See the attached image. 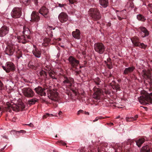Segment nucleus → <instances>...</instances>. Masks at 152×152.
Instances as JSON below:
<instances>
[{
	"label": "nucleus",
	"mask_w": 152,
	"mask_h": 152,
	"mask_svg": "<svg viewBox=\"0 0 152 152\" xmlns=\"http://www.w3.org/2000/svg\"><path fill=\"white\" fill-rule=\"evenodd\" d=\"M38 101V99L35 98H33L28 101V104L31 105L34 104L36 102Z\"/></svg>",
	"instance_id": "nucleus-28"
},
{
	"label": "nucleus",
	"mask_w": 152,
	"mask_h": 152,
	"mask_svg": "<svg viewBox=\"0 0 152 152\" xmlns=\"http://www.w3.org/2000/svg\"><path fill=\"white\" fill-rule=\"evenodd\" d=\"M105 7L109 6V3L108 0H105Z\"/></svg>",
	"instance_id": "nucleus-48"
},
{
	"label": "nucleus",
	"mask_w": 152,
	"mask_h": 152,
	"mask_svg": "<svg viewBox=\"0 0 152 152\" xmlns=\"http://www.w3.org/2000/svg\"><path fill=\"white\" fill-rule=\"evenodd\" d=\"M111 59L110 58H108L107 59V62L105 61V64L107 65L108 68L109 69H111L112 68V65L111 62Z\"/></svg>",
	"instance_id": "nucleus-29"
},
{
	"label": "nucleus",
	"mask_w": 152,
	"mask_h": 152,
	"mask_svg": "<svg viewBox=\"0 0 152 152\" xmlns=\"http://www.w3.org/2000/svg\"><path fill=\"white\" fill-rule=\"evenodd\" d=\"M151 144L142 147L141 149L140 152H150L151 150L150 146Z\"/></svg>",
	"instance_id": "nucleus-25"
},
{
	"label": "nucleus",
	"mask_w": 152,
	"mask_h": 152,
	"mask_svg": "<svg viewBox=\"0 0 152 152\" xmlns=\"http://www.w3.org/2000/svg\"><path fill=\"white\" fill-rule=\"evenodd\" d=\"M132 42L134 46H138L139 47L145 49L147 46L146 45H144L143 43H140L138 39H130Z\"/></svg>",
	"instance_id": "nucleus-14"
},
{
	"label": "nucleus",
	"mask_w": 152,
	"mask_h": 152,
	"mask_svg": "<svg viewBox=\"0 0 152 152\" xmlns=\"http://www.w3.org/2000/svg\"><path fill=\"white\" fill-rule=\"evenodd\" d=\"M126 6L128 7L132 8L133 7V3L132 1H129V2H128Z\"/></svg>",
	"instance_id": "nucleus-36"
},
{
	"label": "nucleus",
	"mask_w": 152,
	"mask_h": 152,
	"mask_svg": "<svg viewBox=\"0 0 152 152\" xmlns=\"http://www.w3.org/2000/svg\"><path fill=\"white\" fill-rule=\"evenodd\" d=\"M9 31V28L6 26L2 27L0 29V37H2L7 34Z\"/></svg>",
	"instance_id": "nucleus-17"
},
{
	"label": "nucleus",
	"mask_w": 152,
	"mask_h": 152,
	"mask_svg": "<svg viewBox=\"0 0 152 152\" xmlns=\"http://www.w3.org/2000/svg\"><path fill=\"white\" fill-rule=\"evenodd\" d=\"M2 67L7 73H9L11 71H14L15 69L14 64L11 62H7L5 66H2Z\"/></svg>",
	"instance_id": "nucleus-6"
},
{
	"label": "nucleus",
	"mask_w": 152,
	"mask_h": 152,
	"mask_svg": "<svg viewBox=\"0 0 152 152\" xmlns=\"http://www.w3.org/2000/svg\"><path fill=\"white\" fill-rule=\"evenodd\" d=\"M58 93L54 91L49 90L48 91V97L52 100L57 102L58 100Z\"/></svg>",
	"instance_id": "nucleus-8"
},
{
	"label": "nucleus",
	"mask_w": 152,
	"mask_h": 152,
	"mask_svg": "<svg viewBox=\"0 0 152 152\" xmlns=\"http://www.w3.org/2000/svg\"><path fill=\"white\" fill-rule=\"evenodd\" d=\"M105 94H107L108 95H109L110 96V94H111V92L110 91L106 90L105 89Z\"/></svg>",
	"instance_id": "nucleus-45"
},
{
	"label": "nucleus",
	"mask_w": 152,
	"mask_h": 152,
	"mask_svg": "<svg viewBox=\"0 0 152 152\" xmlns=\"http://www.w3.org/2000/svg\"><path fill=\"white\" fill-rule=\"evenodd\" d=\"M137 18L138 20L142 21H144L146 20L145 18L144 17L140 14L137 15Z\"/></svg>",
	"instance_id": "nucleus-34"
},
{
	"label": "nucleus",
	"mask_w": 152,
	"mask_h": 152,
	"mask_svg": "<svg viewBox=\"0 0 152 152\" xmlns=\"http://www.w3.org/2000/svg\"><path fill=\"white\" fill-rule=\"evenodd\" d=\"M74 82V79L71 77H64V80L63 82V85H64L69 88H71L72 83Z\"/></svg>",
	"instance_id": "nucleus-10"
},
{
	"label": "nucleus",
	"mask_w": 152,
	"mask_h": 152,
	"mask_svg": "<svg viewBox=\"0 0 152 152\" xmlns=\"http://www.w3.org/2000/svg\"><path fill=\"white\" fill-rule=\"evenodd\" d=\"M130 144H131L132 142L134 141L136 142V144L138 147H140L142 145L144 142L145 139L144 138H141L139 139L138 140H129Z\"/></svg>",
	"instance_id": "nucleus-20"
},
{
	"label": "nucleus",
	"mask_w": 152,
	"mask_h": 152,
	"mask_svg": "<svg viewBox=\"0 0 152 152\" xmlns=\"http://www.w3.org/2000/svg\"><path fill=\"white\" fill-rule=\"evenodd\" d=\"M17 41L19 42H21L24 44L28 42V41L25 39H17Z\"/></svg>",
	"instance_id": "nucleus-33"
},
{
	"label": "nucleus",
	"mask_w": 152,
	"mask_h": 152,
	"mask_svg": "<svg viewBox=\"0 0 152 152\" xmlns=\"http://www.w3.org/2000/svg\"><path fill=\"white\" fill-rule=\"evenodd\" d=\"M68 60L72 67L77 69V66L79 64V61L72 56H69Z\"/></svg>",
	"instance_id": "nucleus-11"
},
{
	"label": "nucleus",
	"mask_w": 152,
	"mask_h": 152,
	"mask_svg": "<svg viewBox=\"0 0 152 152\" xmlns=\"http://www.w3.org/2000/svg\"><path fill=\"white\" fill-rule=\"evenodd\" d=\"M112 100H109L108 99H106L105 98V102H106L105 103V105L106 106H109L108 105H107V104L108 103V102L110 104L113 103V102H112Z\"/></svg>",
	"instance_id": "nucleus-39"
},
{
	"label": "nucleus",
	"mask_w": 152,
	"mask_h": 152,
	"mask_svg": "<svg viewBox=\"0 0 152 152\" xmlns=\"http://www.w3.org/2000/svg\"><path fill=\"white\" fill-rule=\"evenodd\" d=\"M69 4H72L75 3V0H69Z\"/></svg>",
	"instance_id": "nucleus-49"
},
{
	"label": "nucleus",
	"mask_w": 152,
	"mask_h": 152,
	"mask_svg": "<svg viewBox=\"0 0 152 152\" xmlns=\"http://www.w3.org/2000/svg\"><path fill=\"white\" fill-rule=\"evenodd\" d=\"M139 28L142 32L141 34L142 37H145L148 36L149 32L144 27L141 26Z\"/></svg>",
	"instance_id": "nucleus-22"
},
{
	"label": "nucleus",
	"mask_w": 152,
	"mask_h": 152,
	"mask_svg": "<svg viewBox=\"0 0 152 152\" xmlns=\"http://www.w3.org/2000/svg\"><path fill=\"white\" fill-rule=\"evenodd\" d=\"M138 117V115H136L134 117H126V120L127 121H132L135 120Z\"/></svg>",
	"instance_id": "nucleus-30"
},
{
	"label": "nucleus",
	"mask_w": 152,
	"mask_h": 152,
	"mask_svg": "<svg viewBox=\"0 0 152 152\" xmlns=\"http://www.w3.org/2000/svg\"><path fill=\"white\" fill-rule=\"evenodd\" d=\"M7 107H6L7 109V111L11 112V110L16 112L19 111L20 110H22L25 108V105L23 103L16 104H11L9 102H7L6 103Z\"/></svg>",
	"instance_id": "nucleus-2"
},
{
	"label": "nucleus",
	"mask_w": 152,
	"mask_h": 152,
	"mask_svg": "<svg viewBox=\"0 0 152 152\" xmlns=\"http://www.w3.org/2000/svg\"><path fill=\"white\" fill-rule=\"evenodd\" d=\"M94 81L97 85H98L99 84L100 81L99 78L98 77H97L94 80Z\"/></svg>",
	"instance_id": "nucleus-40"
},
{
	"label": "nucleus",
	"mask_w": 152,
	"mask_h": 152,
	"mask_svg": "<svg viewBox=\"0 0 152 152\" xmlns=\"http://www.w3.org/2000/svg\"><path fill=\"white\" fill-rule=\"evenodd\" d=\"M4 88V86L3 83L0 80V92Z\"/></svg>",
	"instance_id": "nucleus-41"
},
{
	"label": "nucleus",
	"mask_w": 152,
	"mask_h": 152,
	"mask_svg": "<svg viewBox=\"0 0 152 152\" xmlns=\"http://www.w3.org/2000/svg\"><path fill=\"white\" fill-rule=\"evenodd\" d=\"M39 74L42 78L45 79L47 78V74L44 71L42 70L40 71Z\"/></svg>",
	"instance_id": "nucleus-31"
},
{
	"label": "nucleus",
	"mask_w": 152,
	"mask_h": 152,
	"mask_svg": "<svg viewBox=\"0 0 152 152\" xmlns=\"http://www.w3.org/2000/svg\"><path fill=\"white\" fill-rule=\"evenodd\" d=\"M34 90L37 94L41 96H45L46 95V94L45 92L46 89L45 88H43L42 87L39 86L35 88Z\"/></svg>",
	"instance_id": "nucleus-15"
},
{
	"label": "nucleus",
	"mask_w": 152,
	"mask_h": 152,
	"mask_svg": "<svg viewBox=\"0 0 152 152\" xmlns=\"http://www.w3.org/2000/svg\"><path fill=\"white\" fill-rule=\"evenodd\" d=\"M135 69V67L134 66L126 68L124 71V74L125 75H128L129 73L132 72Z\"/></svg>",
	"instance_id": "nucleus-26"
},
{
	"label": "nucleus",
	"mask_w": 152,
	"mask_h": 152,
	"mask_svg": "<svg viewBox=\"0 0 152 152\" xmlns=\"http://www.w3.org/2000/svg\"><path fill=\"white\" fill-rule=\"evenodd\" d=\"M83 110H79V111H78V112H77V115H79L80 113H82L83 112Z\"/></svg>",
	"instance_id": "nucleus-54"
},
{
	"label": "nucleus",
	"mask_w": 152,
	"mask_h": 152,
	"mask_svg": "<svg viewBox=\"0 0 152 152\" xmlns=\"http://www.w3.org/2000/svg\"><path fill=\"white\" fill-rule=\"evenodd\" d=\"M140 103L145 105L149 102L152 104V93L149 94L144 90L142 91L141 96L138 98Z\"/></svg>",
	"instance_id": "nucleus-1"
},
{
	"label": "nucleus",
	"mask_w": 152,
	"mask_h": 152,
	"mask_svg": "<svg viewBox=\"0 0 152 152\" xmlns=\"http://www.w3.org/2000/svg\"><path fill=\"white\" fill-rule=\"evenodd\" d=\"M39 12L44 16L45 18H47L48 16V10L45 7H42L39 10Z\"/></svg>",
	"instance_id": "nucleus-18"
},
{
	"label": "nucleus",
	"mask_w": 152,
	"mask_h": 152,
	"mask_svg": "<svg viewBox=\"0 0 152 152\" xmlns=\"http://www.w3.org/2000/svg\"><path fill=\"white\" fill-rule=\"evenodd\" d=\"M88 12L90 16L94 20H97L99 19L101 17L99 11L96 9L91 8L90 9Z\"/></svg>",
	"instance_id": "nucleus-4"
},
{
	"label": "nucleus",
	"mask_w": 152,
	"mask_h": 152,
	"mask_svg": "<svg viewBox=\"0 0 152 152\" xmlns=\"http://www.w3.org/2000/svg\"><path fill=\"white\" fill-rule=\"evenodd\" d=\"M150 148L151 149V152H152V144H151V145L150 146Z\"/></svg>",
	"instance_id": "nucleus-64"
},
{
	"label": "nucleus",
	"mask_w": 152,
	"mask_h": 152,
	"mask_svg": "<svg viewBox=\"0 0 152 152\" xmlns=\"http://www.w3.org/2000/svg\"><path fill=\"white\" fill-rule=\"evenodd\" d=\"M53 116V114H50L49 113H47L46 114H45V115H43V119H45V118H46L48 116H49V117H52V116Z\"/></svg>",
	"instance_id": "nucleus-38"
},
{
	"label": "nucleus",
	"mask_w": 152,
	"mask_h": 152,
	"mask_svg": "<svg viewBox=\"0 0 152 152\" xmlns=\"http://www.w3.org/2000/svg\"><path fill=\"white\" fill-rule=\"evenodd\" d=\"M149 10L150 12H152V5H151L150 6Z\"/></svg>",
	"instance_id": "nucleus-55"
},
{
	"label": "nucleus",
	"mask_w": 152,
	"mask_h": 152,
	"mask_svg": "<svg viewBox=\"0 0 152 152\" xmlns=\"http://www.w3.org/2000/svg\"><path fill=\"white\" fill-rule=\"evenodd\" d=\"M94 49L96 51L100 54L102 53L104 50V46L102 43L95 44Z\"/></svg>",
	"instance_id": "nucleus-12"
},
{
	"label": "nucleus",
	"mask_w": 152,
	"mask_h": 152,
	"mask_svg": "<svg viewBox=\"0 0 152 152\" xmlns=\"http://www.w3.org/2000/svg\"><path fill=\"white\" fill-rule=\"evenodd\" d=\"M2 113V109L0 107V115H1Z\"/></svg>",
	"instance_id": "nucleus-59"
},
{
	"label": "nucleus",
	"mask_w": 152,
	"mask_h": 152,
	"mask_svg": "<svg viewBox=\"0 0 152 152\" xmlns=\"http://www.w3.org/2000/svg\"><path fill=\"white\" fill-rule=\"evenodd\" d=\"M99 3L102 7L104 8V0H99Z\"/></svg>",
	"instance_id": "nucleus-37"
},
{
	"label": "nucleus",
	"mask_w": 152,
	"mask_h": 152,
	"mask_svg": "<svg viewBox=\"0 0 152 152\" xmlns=\"http://www.w3.org/2000/svg\"><path fill=\"white\" fill-rule=\"evenodd\" d=\"M72 35L74 38H80V32L79 29H76L75 31H73L72 32Z\"/></svg>",
	"instance_id": "nucleus-27"
},
{
	"label": "nucleus",
	"mask_w": 152,
	"mask_h": 152,
	"mask_svg": "<svg viewBox=\"0 0 152 152\" xmlns=\"http://www.w3.org/2000/svg\"><path fill=\"white\" fill-rule=\"evenodd\" d=\"M117 17H118V19L119 20H122V19H123V18H121L118 15H117Z\"/></svg>",
	"instance_id": "nucleus-57"
},
{
	"label": "nucleus",
	"mask_w": 152,
	"mask_h": 152,
	"mask_svg": "<svg viewBox=\"0 0 152 152\" xmlns=\"http://www.w3.org/2000/svg\"><path fill=\"white\" fill-rule=\"evenodd\" d=\"M2 137H3V138H4L5 139H8V137H7L6 135H3V136H2Z\"/></svg>",
	"instance_id": "nucleus-60"
},
{
	"label": "nucleus",
	"mask_w": 152,
	"mask_h": 152,
	"mask_svg": "<svg viewBox=\"0 0 152 152\" xmlns=\"http://www.w3.org/2000/svg\"><path fill=\"white\" fill-rule=\"evenodd\" d=\"M38 12L33 11L31 15V20L34 22H38L40 20V17Z\"/></svg>",
	"instance_id": "nucleus-19"
},
{
	"label": "nucleus",
	"mask_w": 152,
	"mask_h": 152,
	"mask_svg": "<svg viewBox=\"0 0 152 152\" xmlns=\"http://www.w3.org/2000/svg\"><path fill=\"white\" fill-rule=\"evenodd\" d=\"M81 72V70H79L78 71H75V74L76 75H78Z\"/></svg>",
	"instance_id": "nucleus-47"
},
{
	"label": "nucleus",
	"mask_w": 152,
	"mask_h": 152,
	"mask_svg": "<svg viewBox=\"0 0 152 152\" xmlns=\"http://www.w3.org/2000/svg\"><path fill=\"white\" fill-rule=\"evenodd\" d=\"M23 34L24 38H29V34L30 32L29 28L26 26H24L23 27Z\"/></svg>",
	"instance_id": "nucleus-23"
},
{
	"label": "nucleus",
	"mask_w": 152,
	"mask_h": 152,
	"mask_svg": "<svg viewBox=\"0 0 152 152\" xmlns=\"http://www.w3.org/2000/svg\"><path fill=\"white\" fill-rule=\"evenodd\" d=\"M15 46L11 42H8V45L7 46L5 52L6 54L10 56L12 55L15 50Z\"/></svg>",
	"instance_id": "nucleus-5"
},
{
	"label": "nucleus",
	"mask_w": 152,
	"mask_h": 152,
	"mask_svg": "<svg viewBox=\"0 0 152 152\" xmlns=\"http://www.w3.org/2000/svg\"><path fill=\"white\" fill-rule=\"evenodd\" d=\"M22 91L24 96L27 97H32L34 95V91L29 87L24 88Z\"/></svg>",
	"instance_id": "nucleus-7"
},
{
	"label": "nucleus",
	"mask_w": 152,
	"mask_h": 152,
	"mask_svg": "<svg viewBox=\"0 0 152 152\" xmlns=\"http://www.w3.org/2000/svg\"><path fill=\"white\" fill-rule=\"evenodd\" d=\"M6 146H5L3 148H2L0 150V152L1 151H2L4 150V148H5V147H6Z\"/></svg>",
	"instance_id": "nucleus-62"
},
{
	"label": "nucleus",
	"mask_w": 152,
	"mask_h": 152,
	"mask_svg": "<svg viewBox=\"0 0 152 152\" xmlns=\"http://www.w3.org/2000/svg\"><path fill=\"white\" fill-rule=\"evenodd\" d=\"M28 67H31V66H34L33 64H31V62L30 61L29 62L28 64Z\"/></svg>",
	"instance_id": "nucleus-53"
},
{
	"label": "nucleus",
	"mask_w": 152,
	"mask_h": 152,
	"mask_svg": "<svg viewBox=\"0 0 152 152\" xmlns=\"http://www.w3.org/2000/svg\"><path fill=\"white\" fill-rule=\"evenodd\" d=\"M126 149L125 147L124 146V144L123 143H121L118 147V148L117 149V151H118V150H119V152H121L122 151H123L124 150H125Z\"/></svg>",
	"instance_id": "nucleus-32"
},
{
	"label": "nucleus",
	"mask_w": 152,
	"mask_h": 152,
	"mask_svg": "<svg viewBox=\"0 0 152 152\" xmlns=\"http://www.w3.org/2000/svg\"><path fill=\"white\" fill-rule=\"evenodd\" d=\"M104 117H101V116L96 117V118L95 119V120H94L93 121L94 122L97 121L99 119H104Z\"/></svg>",
	"instance_id": "nucleus-42"
},
{
	"label": "nucleus",
	"mask_w": 152,
	"mask_h": 152,
	"mask_svg": "<svg viewBox=\"0 0 152 152\" xmlns=\"http://www.w3.org/2000/svg\"><path fill=\"white\" fill-rule=\"evenodd\" d=\"M106 124L111 126L113 125V123H107L105 125H106Z\"/></svg>",
	"instance_id": "nucleus-51"
},
{
	"label": "nucleus",
	"mask_w": 152,
	"mask_h": 152,
	"mask_svg": "<svg viewBox=\"0 0 152 152\" xmlns=\"http://www.w3.org/2000/svg\"><path fill=\"white\" fill-rule=\"evenodd\" d=\"M44 43L48 44L50 41V39H44Z\"/></svg>",
	"instance_id": "nucleus-43"
},
{
	"label": "nucleus",
	"mask_w": 152,
	"mask_h": 152,
	"mask_svg": "<svg viewBox=\"0 0 152 152\" xmlns=\"http://www.w3.org/2000/svg\"><path fill=\"white\" fill-rule=\"evenodd\" d=\"M29 126L31 127H33L34 125L32 123H30V124H29Z\"/></svg>",
	"instance_id": "nucleus-58"
},
{
	"label": "nucleus",
	"mask_w": 152,
	"mask_h": 152,
	"mask_svg": "<svg viewBox=\"0 0 152 152\" xmlns=\"http://www.w3.org/2000/svg\"><path fill=\"white\" fill-rule=\"evenodd\" d=\"M40 100L42 102H45V100L42 98L40 99Z\"/></svg>",
	"instance_id": "nucleus-56"
},
{
	"label": "nucleus",
	"mask_w": 152,
	"mask_h": 152,
	"mask_svg": "<svg viewBox=\"0 0 152 152\" xmlns=\"http://www.w3.org/2000/svg\"><path fill=\"white\" fill-rule=\"evenodd\" d=\"M143 77L145 80L144 83L146 86H149L150 87H152L151 72L149 71L143 70L142 72Z\"/></svg>",
	"instance_id": "nucleus-3"
},
{
	"label": "nucleus",
	"mask_w": 152,
	"mask_h": 152,
	"mask_svg": "<svg viewBox=\"0 0 152 152\" xmlns=\"http://www.w3.org/2000/svg\"><path fill=\"white\" fill-rule=\"evenodd\" d=\"M141 107H143V108H144L145 110H147V107H143V106H141Z\"/></svg>",
	"instance_id": "nucleus-63"
},
{
	"label": "nucleus",
	"mask_w": 152,
	"mask_h": 152,
	"mask_svg": "<svg viewBox=\"0 0 152 152\" xmlns=\"http://www.w3.org/2000/svg\"><path fill=\"white\" fill-rule=\"evenodd\" d=\"M58 19L61 23H64L68 20V16L66 13L62 12L59 15Z\"/></svg>",
	"instance_id": "nucleus-16"
},
{
	"label": "nucleus",
	"mask_w": 152,
	"mask_h": 152,
	"mask_svg": "<svg viewBox=\"0 0 152 152\" xmlns=\"http://www.w3.org/2000/svg\"><path fill=\"white\" fill-rule=\"evenodd\" d=\"M59 143L62 144L63 145H66V143L65 142H64L63 141H61L59 142Z\"/></svg>",
	"instance_id": "nucleus-50"
},
{
	"label": "nucleus",
	"mask_w": 152,
	"mask_h": 152,
	"mask_svg": "<svg viewBox=\"0 0 152 152\" xmlns=\"http://www.w3.org/2000/svg\"><path fill=\"white\" fill-rule=\"evenodd\" d=\"M124 10H123L121 11L120 12L121 14V15H124V14L123 13V12L124 11Z\"/></svg>",
	"instance_id": "nucleus-61"
},
{
	"label": "nucleus",
	"mask_w": 152,
	"mask_h": 152,
	"mask_svg": "<svg viewBox=\"0 0 152 152\" xmlns=\"http://www.w3.org/2000/svg\"><path fill=\"white\" fill-rule=\"evenodd\" d=\"M33 46L34 48L32 51L33 54L37 58L40 57L41 54V51L38 50L35 45H34Z\"/></svg>",
	"instance_id": "nucleus-21"
},
{
	"label": "nucleus",
	"mask_w": 152,
	"mask_h": 152,
	"mask_svg": "<svg viewBox=\"0 0 152 152\" xmlns=\"http://www.w3.org/2000/svg\"><path fill=\"white\" fill-rule=\"evenodd\" d=\"M22 56V52L19 50H18L17 52V57L18 59L20 58Z\"/></svg>",
	"instance_id": "nucleus-35"
},
{
	"label": "nucleus",
	"mask_w": 152,
	"mask_h": 152,
	"mask_svg": "<svg viewBox=\"0 0 152 152\" xmlns=\"http://www.w3.org/2000/svg\"><path fill=\"white\" fill-rule=\"evenodd\" d=\"M65 5V4H58V6L61 7H63Z\"/></svg>",
	"instance_id": "nucleus-52"
},
{
	"label": "nucleus",
	"mask_w": 152,
	"mask_h": 152,
	"mask_svg": "<svg viewBox=\"0 0 152 152\" xmlns=\"http://www.w3.org/2000/svg\"><path fill=\"white\" fill-rule=\"evenodd\" d=\"M50 76L53 79H56V78L54 77V75L53 73L52 72H50L49 74Z\"/></svg>",
	"instance_id": "nucleus-44"
},
{
	"label": "nucleus",
	"mask_w": 152,
	"mask_h": 152,
	"mask_svg": "<svg viewBox=\"0 0 152 152\" xmlns=\"http://www.w3.org/2000/svg\"><path fill=\"white\" fill-rule=\"evenodd\" d=\"M93 90L94 93L93 95V97L95 99H100L102 94V90L99 88L94 87Z\"/></svg>",
	"instance_id": "nucleus-13"
},
{
	"label": "nucleus",
	"mask_w": 152,
	"mask_h": 152,
	"mask_svg": "<svg viewBox=\"0 0 152 152\" xmlns=\"http://www.w3.org/2000/svg\"><path fill=\"white\" fill-rule=\"evenodd\" d=\"M16 132L19 133H23V134H24L26 132V131L24 130H20L19 131H16Z\"/></svg>",
	"instance_id": "nucleus-46"
},
{
	"label": "nucleus",
	"mask_w": 152,
	"mask_h": 152,
	"mask_svg": "<svg viewBox=\"0 0 152 152\" xmlns=\"http://www.w3.org/2000/svg\"><path fill=\"white\" fill-rule=\"evenodd\" d=\"M110 84L114 89H115L116 91L120 90L121 88L119 85L115 83L114 81H113Z\"/></svg>",
	"instance_id": "nucleus-24"
},
{
	"label": "nucleus",
	"mask_w": 152,
	"mask_h": 152,
	"mask_svg": "<svg viewBox=\"0 0 152 152\" xmlns=\"http://www.w3.org/2000/svg\"><path fill=\"white\" fill-rule=\"evenodd\" d=\"M21 10L22 9L20 8H14L11 13V16L15 18H20L21 15Z\"/></svg>",
	"instance_id": "nucleus-9"
}]
</instances>
